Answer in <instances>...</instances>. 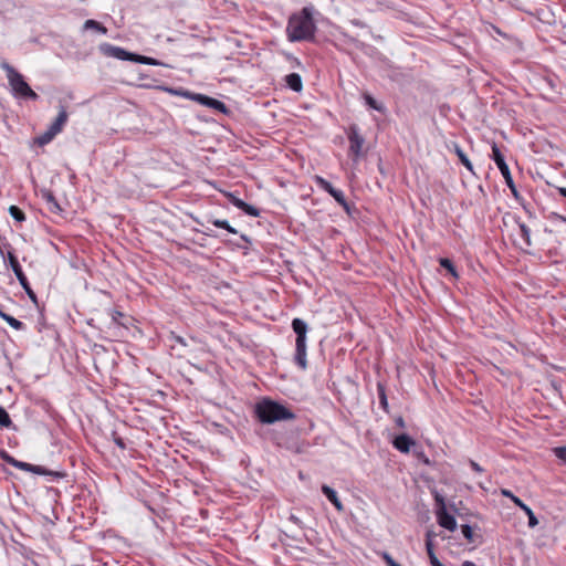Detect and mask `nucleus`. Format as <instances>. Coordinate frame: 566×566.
I'll use <instances>...</instances> for the list:
<instances>
[{"label": "nucleus", "instance_id": "f257e3e1", "mask_svg": "<svg viewBox=\"0 0 566 566\" xmlns=\"http://www.w3.org/2000/svg\"><path fill=\"white\" fill-rule=\"evenodd\" d=\"M314 6H305L300 11L290 15L285 34L290 42H312L317 31L314 13Z\"/></svg>", "mask_w": 566, "mask_h": 566}, {"label": "nucleus", "instance_id": "f03ea898", "mask_svg": "<svg viewBox=\"0 0 566 566\" xmlns=\"http://www.w3.org/2000/svg\"><path fill=\"white\" fill-rule=\"evenodd\" d=\"M255 416L260 422L271 424L277 421L294 420L295 413L284 405L264 398L255 405Z\"/></svg>", "mask_w": 566, "mask_h": 566}, {"label": "nucleus", "instance_id": "7ed1b4c3", "mask_svg": "<svg viewBox=\"0 0 566 566\" xmlns=\"http://www.w3.org/2000/svg\"><path fill=\"white\" fill-rule=\"evenodd\" d=\"M1 69L6 72L11 93L15 98L36 101L39 95L25 82L22 74H20L7 61L1 62Z\"/></svg>", "mask_w": 566, "mask_h": 566}, {"label": "nucleus", "instance_id": "20e7f679", "mask_svg": "<svg viewBox=\"0 0 566 566\" xmlns=\"http://www.w3.org/2000/svg\"><path fill=\"white\" fill-rule=\"evenodd\" d=\"M0 255L2 256L4 263H8V265L11 268L13 273L15 274L20 285L29 296V298L33 303H38V297L34 291L31 289L30 283L25 276V274L22 271V268L18 261V258L14 255L12 251V247L8 242L0 243Z\"/></svg>", "mask_w": 566, "mask_h": 566}, {"label": "nucleus", "instance_id": "39448f33", "mask_svg": "<svg viewBox=\"0 0 566 566\" xmlns=\"http://www.w3.org/2000/svg\"><path fill=\"white\" fill-rule=\"evenodd\" d=\"M164 91H166L172 95H176V96H184L186 98L192 99V101L199 103L200 105L216 109L222 114L228 113V108H227L226 104L219 99L213 98V97H210V96H207L203 94H199V93H191L184 88L164 87Z\"/></svg>", "mask_w": 566, "mask_h": 566}, {"label": "nucleus", "instance_id": "423d86ee", "mask_svg": "<svg viewBox=\"0 0 566 566\" xmlns=\"http://www.w3.org/2000/svg\"><path fill=\"white\" fill-rule=\"evenodd\" d=\"M491 158L497 166L499 170L501 171L506 186L510 188L512 195L514 198L518 199V191L516 189V186L514 184L513 177L511 175L510 168L505 161L504 155L502 154L500 147L496 145V143L492 144V155Z\"/></svg>", "mask_w": 566, "mask_h": 566}, {"label": "nucleus", "instance_id": "0eeeda50", "mask_svg": "<svg viewBox=\"0 0 566 566\" xmlns=\"http://www.w3.org/2000/svg\"><path fill=\"white\" fill-rule=\"evenodd\" d=\"M434 501H436V515L438 524L450 531L453 532L457 530V521L453 515L449 514L447 511L446 501L442 494L436 492L434 493Z\"/></svg>", "mask_w": 566, "mask_h": 566}, {"label": "nucleus", "instance_id": "6e6552de", "mask_svg": "<svg viewBox=\"0 0 566 566\" xmlns=\"http://www.w3.org/2000/svg\"><path fill=\"white\" fill-rule=\"evenodd\" d=\"M347 137L349 142V154L355 158H359L363 154V146L365 144V138L359 133V127L355 124L350 125L347 132Z\"/></svg>", "mask_w": 566, "mask_h": 566}, {"label": "nucleus", "instance_id": "1a4fd4ad", "mask_svg": "<svg viewBox=\"0 0 566 566\" xmlns=\"http://www.w3.org/2000/svg\"><path fill=\"white\" fill-rule=\"evenodd\" d=\"M12 467H14L17 469H20L22 471L32 472V473H35V474H39V475H51L55 480L56 479H62L64 476V473H62V472L51 471V470H48L44 467L34 465V464L27 463V462L19 461V460L12 462Z\"/></svg>", "mask_w": 566, "mask_h": 566}, {"label": "nucleus", "instance_id": "9d476101", "mask_svg": "<svg viewBox=\"0 0 566 566\" xmlns=\"http://www.w3.org/2000/svg\"><path fill=\"white\" fill-rule=\"evenodd\" d=\"M99 51L108 57H114L120 61H132L134 62V54L132 52H128L124 50L123 48L109 44V43H103L99 45Z\"/></svg>", "mask_w": 566, "mask_h": 566}, {"label": "nucleus", "instance_id": "9b49d317", "mask_svg": "<svg viewBox=\"0 0 566 566\" xmlns=\"http://www.w3.org/2000/svg\"><path fill=\"white\" fill-rule=\"evenodd\" d=\"M501 494L505 497H509L515 505L521 506V509L525 512V514L528 517V527L534 528L535 526L538 525V520L535 516L532 509L528 505H526L520 497L514 495L512 491L507 489H502Z\"/></svg>", "mask_w": 566, "mask_h": 566}, {"label": "nucleus", "instance_id": "f8f14e48", "mask_svg": "<svg viewBox=\"0 0 566 566\" xmlns=\"http://www.w3.org/2000/svg\"><path fill=\"white\" fill-rule=\"evenodd\" d=\"M306 335L298 336L295 339V354H294V363L302 369L305 370L307 368V359H306Z\"/></svg>", "mask_w": 566, "mask_h": 566}, {"label": "nucleus", "instance_id": "ddd939ff", "mask_svg": "<svg viewBox=\"0 0 566 566\" xmlns=\"http://www.w3.org/2000/svg\"><path fill=\"white\" fill-rule=\"evenodd\" d=\"M413 444L415 441L406 433L397 436L392 441V446L402 453H408Z\"/></svg>", "mask_w": 566, "mask_h": 566}, {"label": "nucleus", "instance_id": "4468645a", "mask_svg": "<svg viewBox=\"0 0 566 566\" xmlns=\"http://www.w3.org/2000/svg\"><path fill=\"white\" fill-rule=\"evenodd\" d=\"M322 492L332 502V504L338 512H342L344 510V505L340 502L337 492L333 488L328 486L327 484H323Z\"/></svg>", "mask_w": 566, "mask_h": 566}, {"label": "nucleus", "instance_id": "2eb2a0df", "mask_svg": "<svg viewBox=\"0 0 566 566\" xmlns=\"http://www.w3.org/2000/svg\"><path fill=\"white\" fill-rule=\"evenodd\" d=\"M67 112L64 107H61L56 118L54 122L49 126L51 130H53L56 135L62 132L63 126L67 122Z\"/></svg>", "mask_w": 566, "mask_h": 566}, {"label": "nucleus", "instance_id": "dca6fc26", "mask_svg": "<svg viewBox=\"0 0 566 566\" xmlns=\"http://www.w3.org/2000/svg\"><path fill=\"white\" fill-rule=\"evenodd\" d=\"M286 85L294 92H301L303 90L302 77L298 73H290L285 76Z\"/></svg>", "mask_w": 566, "mask_h": 566}, {"label": "nucleus", "instance_id": "f3484780", "mask_svg": "<svg viewBox=\"0 0 566 566\" xmlns=\"http://www.w3.org/2000/svg\"><path fill=\"white\" fill-rule=\"evenodd\" d=\"M363 98L365 101V104L371 109H375L381 114L386 113V106L382 103L375 99L369 93H364Z\"/></svg>", "mask_w": 566, "mask_h": 566}, {"label": "nucleus", "instance_id": "a211bd4d", "mask_svg": "<svg viewBox=\"0 0 566 566\" xmlns=\"http://www.w3.org/2000/svg\"><path fill=\"white\" fill-rule=\"evenodd\" d=\"M291 326L296 337L305 336L308 332L307 323L298 317L293 318Z\"/></svg>", "mask_w": 566, "mask_h": 566}, {"label": "nucleus", "instance_id": "6ab92c4d", "mask_svg": "<svg viewBox=\"0 0 566 566\" xmlns=\"http://www.w3.org/2000/svg\"><path fill=\"white\" fill-rule=\"evenodd\" d=\"M377 394H378L379 405H380L381 409L385 412H389V405H388V398H387V394H386V386L381 381L377 382Z\"/></svg>", "mask_w": 566, "mask_h": 566}, {"label": "nucleus", "instance_id": "aec40b11", "mask_svg": "<svg viewBox=\"0 0 566 566\" xmlns=\"http://www.w3.org/2000/svg\"><path fill=\"white\" fill-rule=\"evenodd\" d=\"M42 198L46 201V203L49 206V210L51 212L56 213L62 210L57 200L55 199L54 195L51 191H49V190L43 191Z\"/></svg>", "mask_w": 566, "mask_h": 566}, {"label": "nucleus", "instance_id": "412c9836", "mask_svg": "<svg viewBox=\"0 0 566 566\" xmlns=\"http://www.w3.org/2000/svg\"><path fill=\"white\" fill-rule=\"evenodd\" d=\"M515 221L518 226L520 235H521L522 240L524 241L525 245L531 247L532 245L531 229L524 222H522L518 218L515 219Z\"/></svg>", "mask_w": 566, "mask_h": 566}, {"label": "nucleus", "instance_id": "4be33fe9", "mask_svg": "<svg viewBox=\"0 0 566 566\" xmlns=\"http://www.w3.org/2000/svg\"><path fill=\"white\" fill-rule=\"evenodd\" d=\"M0 317L7 322L12 328L17 329V331H22L25 328V325L24 323H22L21 321L14 318L13 316L4 313V312H1L0 313Z\"/></svg>", "mask_w": 566, "mask_h": 566}, {"label": "nucleus", "instance_id": "5701e85b", "mask_svg": "<svg viewBox=\"0 0 566 566\" xmlns=\"http://www.w3.org/2000/svg\"><path fill=\"white\" fill-rule=\"evenodd\" d=\"M56 134L48 128L43 134L35 137L34 143L39 146H45L53 140Z\"/></svg>", "mask_w": 566, "mask_h": 566}, {"label": "nucleus", "instance_id": "b1692460", "mask_svg": "<svg viewBox=\"0 0 566 566\" xmlns=\"http://www.w3.org/2000/svg\"><path fill=\"white\" fill-rule=\"evenodd\" d=\"M455 154L459 158V160L461 161V164L471 172L474 175V170H473V165L471 163V160L469 159V157L465 155V153L461 149V147H459L458 145H455Z\"/></svg>", "mask_w": 566, "mask_h": 566}, {"label": "nucleus", "instance_id": "393cba45", "mask_svg": "<svg viewBox=\"0 0 566 566\" xmlns=\"http://www.w3.org/2000/svg\"><path fill=\"white\" fill-rule=\"evenodd\" d=\"M331 196L338 205H340L347 212H349V205L342 190L335 188L333 191H331Z\"/></svg>", "mask_w": 566, "mask_h": 566}, {"label": "nucleus", "instance_id": "a878e982", "mask_svg": "<svg viewBox=\"0 0 566 566\" xmlns=\"http://www.w3.org/2000/svg\"><path fill=\"white\" fill-rule=\"evenodd\" d=\"M134 62L140 63V64H146V65H163L161 62H159L158 60H156L154 57L139 55L136 53L134 54Z\"/></svg>", "mask_w": 566, "mask_h": 566}, {"label": "nucleus", "instance_id": "bb28decb", "mask_svg": "<svg viewBox=\"0 0 566 566\" xmlns=\"http://www.w3.org/2000/svg\"><path fill=\"white\" fill-rule=\"evenodd\" d=\"M439 263L441 268L446 269L452 276L458 277L457 269L450 259L441 258Z\"/></svg>", "mask_w": 566, "mask_h": 566}, {"label": "nucleus", "instance_id": "cd10ccee", "mask_svg": "<svg viewBox=\"0 0 566 566\" xmlns=\"http://www.w3.org/2000/svg\"><path fill=\"white\" fill-rule=\"evenodd\" d=\"M0 427H2V428L13 427L10 415L2 406H0Z\"/></svg>", "mask_w": 566, "mask_h": 566}, {"label": "nucleus", "instance_id": "c85d7f7f", "mask_svg": "<svg viewBox=\"0 0 566 566\" xmlns=\"http://www.w3.org/2000/svg\"><path fill=\"white\" fill-rule=\"evenodd\" d=\"M84 30L94 29L103 34L107 32V29L95 20H86L83 25Z\"/></svg>", "mask_w": 566, "mask_h": 566}, {"label": "nucleus", "instance_id": "c756f323", "mask_svg": "<svg viewBox=\"0 0 566 566\" xmlns=\"http://www.w3.org/2000/svg\"><path fill=\"white\" fill-rule=\"evenodd\" d=\"M315 182L321 189L326 191L328 195H331V191L335 189V187H333V185L329 181H327L321 176L315 177Z\"/></svg>", "mask_w": 566, "mask_h": 566}, {"label": "nucleus", "instance_id": "7c9ffc66", "mask_svg": "<svg viewBox=\"0 0 566 566\" xmlns=\"http://www.w3.org/2000/svg\"><path fill=\"white\" fill-rule=\"evenodd\" d=\"M211 223L214 227L224 229V230H227L230 233H233V234L237 233V230L233 227H231L230 223L227 220L213 219V220H211Z\"/></svg>", "mask_w": 566, "mask_h": 566}, {"label": "nucleus", "instance_id": "2f4dec72", "mask_svg": "<svg viewBox=\"0 0 566 566\" xmlns=\"http://www.w3.org/2000/svg\"><path fill=\"white\" fill-rule=\"evenodd\" d=\"M9 213L18 222H22L25 220L24 212L17 206H10Z\"/></svg>", "mask_w": 566, "mask_h": 566}, {"label": "nucleus", "instance_id": "473e14b6", "mask_svg": "<svg viewBox=\"0 0 566 566\" xmlns=\"http://www.w3.org/2000/svg\"><path fill=\"white\" fill-rule=\"evenodd\" d=\"M433 537H434L433 532L428 531L426 533V551H427L428 555H432L434 553V549H433Z\"/></svg>", "mask_w": 566, "mask_h": 566}, {"label": "nucleus", "instance_id": "72a5a7b5", "mask_svg": "<svg viewBox=\"0 0 566 566\" xmlns=\"http://www.w3.org/2000/svg\"><path fill=\"white\" fill-rule=\"evenodd\" d=\"M461 531L465 539H468L469 542H473V531L469 524H463L461 526Z\"/></svg>", "mask_w": 566, "mask_h": 566}, {"label": "nucleus", "instance_id": "f704fd0d", "mask_svg": "<svg viewBox=\"0 0 566 566\" xmlns=\"http://www.w3.org/2000/svg\"><path fill=\"white\" fill-rule=\"evenodd\" d=\"M245 214L248 216H251V217H259L260 216V210L252 206V205H249L247 203L245 208L242 210Z\"/></svg>", "mask_w": 566, "mask_h": 566}, {"label": "nucleus", "instance_id": "c9c22d12", "mask_svg": "<svg viewBox=\"0 0 566 566\" xmlns=\"http://www.w3.org/2000/svg\"><path fill=\"white\" fill-rule=\"evenodd\" d=\"M554 453L555 455L560 460L563 461L564 463H566V447H557L554 449Z\"/></svg>", "mask_w": 566, "mask_h": 566}, {"label": "nucleus", "instance_id": "e433bc0d", "mask_svg": "<svg viewBox=\"0 0 566 566\" xmlns=\"http://www.w3.org/2000/svg\"><path fill=\"white\" fill-rule=\"evenodd\" d=\"M170 339L174 340L175 343L181 345V346H187L186 339L184 337L179 336V335H176L175 333H171Z\"/></svg>", "mask_w": 566, "mask_h": 566}, {"label": "nucleus", "instance_id": "4c0bfd02", "mask_svg": "<svg viewBox=\"0 0 566 566\" xmlns=\"http://www.w3.org/2000/svg\"><path fill=\"white\" fill-rule=\"evenodd\" d=\"M469 464L472 468V470L478 473H482L484 471L483 468L478 462H475L473 460H469Z\"/></svg>", "mask_w": 566, "mask_h": 566}, {"label": "nucleus", "instance_id": "58836bf2", "mask_svg": "<svg viewBox=\"0 0 566 566\" xmlns=\"http://www.w3.org/2000/svg\"><path fill=\"white\" fill-rule=\"evenodd\" d=\"M431 566H444L433 553L432 555H428Z\"/></svg>", "mask_w": 566, "mask_h": 566}, {"label": "nucleus", "instance_id": "ea45409f", "mask_svg": "<svg viewBox=\"0 0 566 566\" xmlns=\"http://www.w3.org/2000/svg\"><path fill=\"white\" fill-rule=\"evenodd\" d=\"M431 566H444L433 553L432 555H428Z\"/></svg>", "mask_w": 566, "mask_h": 566}, {"label": "nucleus", "instance_id": "a19ab883", "mask_svg": "<svg viewBox=\"0 0 566 566\" xmlns=\"http://www.w3.org/2000/svg\"><path fill=\"white\" fill-rule=\"evenodd\" d=\"M232 203H233L237 208H239L240 210H243V209L245 208V206H247V202H245V201H243L242 199H238V198H235V199L232 201Z\"/></svg>", "mask_w": 566, "mask_h": 566}, {"label": "nucleus", "instance_id": "79ce46f5", "mask_svg": "<svg viewBox=\"0 0 566 566\" xmlns=\"http://www.w3.org/2000/svg\"><path fill=\"white\" fill-rule=\"evenodd\" d=\"M395 423L400 429H403L406 427V422H405L403 418L400 416L395 419Z\"/></svg>", "mask_w": 566, "mask_h": 566}, {"label": "nucleus", "instance_id": "37998d69", "mask_svg": "<svg viewBox=\"0 0 566 566\" xmlns=\"http://www.w3.org/2000/svg\"><path fill=\"white\" fill-rule=\"evenodd\" d=\"M385 559L388 566H401L396 563L388 554L385 555Z\"/></svg>", "mask_w": 566, "mask_h": 566}, {"label": "nucleus", "instance_id": "c03bdc74", "mask_svg": "<svg viewBox=\"0 0 566 566\" xmlns=\"http://www.w3.org/2000/svg\"><path fill=\"white\" fill-rule=\"evenodd\" d=\"M122 316H123V313H122V312H119V311H114V312L112 313V321H113V322H115V323H118V319H119V317H122Z\"/></svg>", "mask_w": 566, "mask_h": 566}, {"label": "nucleus", "instance_id": "a18cd8bd", "mask_svg": "<svg viewBox=\"0 0 566 566\" xmlns=\"http://www.w3.org/2000/svg\"><path fill=\"white\" fill-rule=\"evenodd\" d=\"M2 458H3V460L7 463H9L11 465H12V462L17 461V459H14L13 457L9 455L8 453H3Z\"/></svg>", "mask_w": 566, "mask_h": 566}, {"label": "nucleus", "instance_id": "49530a36", "mask_svg": "<svg viewBox=\"0 0 566 566\" xmlns=\"http://www.w3.org/2000/svg\"><path fill=\"white\" fill-rule=\"evenodd\" d=\"M115 443H116L120 449H125V448H126V446H125V443H124V441H123V439H122V438H116V439H115Z\"/></svg>", "mask_w": 566, "mask_h": 566}, {"label": "nucleus", "instance_id": "de8ad7c7", "mask_svg": "<svg viewBox=\"0 0 566 566\" xmlns=\"http://www.w3.org/2000/svg\"><path fill=\"white\" fill-rule=\"evenodd\" d=\"M352 23H353L354 25H356V27H360V28H361V27H365V23H364V22H361L360 20H353V21H352Z\"/></svg>", "mask_w": 566, "mask_h": 566}, {"label": "nucleus", "instance_id": "09e8293b", "mask_svg": "<svg viewBox=\"0 0 566 566\" xmlns=\"http://www.w3.org/2000/svg\"><path fill=\"white\" fill-rule=\"evenodd\" d=\"M558 192L560 196H563L564 198H566V188L565 187H560L558 188Z\"/></svg>", "mask_w": 566, "mask_h": 566}, {"label": "nucleus", "instance_id": "8fccbe9b", "mask_svg": "<svg viewBox=\"0 0 566 566\" xmlns=\"http://www.w3.org/2000/svg\"><path fill=\"white\" fill-rule=\"evenodd\" d=\"M547 83L553 90L555 88V82L553 78H547Z\"/></svg>", "mask_w": 566, "mask_h": 566}, {"label": "nucleus", "instance_id": "3c124183", "mask_svg": "<svg viewBox=\"0 0 566 566\" xmlns=\"http://www.w3.org/2000/svg\"><path fill=\"white\" fill-rule=\"evenodd\" d=\"M463 566H476V565L471 560H465V562H463Z\"/></svg>", "mask_w": 566, "mask_h": 566}, {"label": "nucleus", "instance_id": "603ef678", "mask_svg": "<svg viewBox=\"0 0 566 566\" xmlns=\"http://www.w3.org/2000/svg\"><path fill=\"white\" fill-rule=\"evenodd\" d=\"M273 441L275 442L276 446L279 447H282L283 443L281 442V440L279 438H274Z\"/></svg>", "mask_w": 566, "mask_h": 566}, {"label": "nucleus", "instance_id": "864d4df0", "mask_svg": "<svg viewBox=\"0 0 566 566\" xmlns=\"http://www.w3.org/2000/svg\"><path fill=\"white\" fill-rule=\"evenodd\" d=\"M241 238L244 240V241H249L248 237L245 234H242Z\"/></svg>", "mask_w": 566, "mask_h": 566}, {"label": "nucleus", "instance_id": "5fc2aeb1", "mask_svg": "<svg viewBox=\"0 0 566 566\" xmlns=\"http://www.w3.org/2000/svg\"><path fill=\"white\" fill-rule=\"evenodd\" d=\"M291 520H293V522H297L298 521V518L295 517V516H291Z\"/></svg>", "mask_w": 566, "mask_h": 566}, {"label": "nucleus", "instance_id": "6e6d98bb", "mask_svg": "<svg viewBox=\"0 0 566 566\" xmlns=\"http://www.w3.org/2000/svg\"><path fill=\"white\" fill-rule=\"evenodd\" d=\"M559 218H560L563 221H566V218H565V217L559 216Z\"/></svg>", "mask_w": 566, "mask_h": 566}]
</instances>
